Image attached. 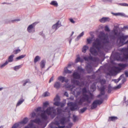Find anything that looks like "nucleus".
Listing matches in <instances>:
<instances>
[{"instance_id": "obj_10", "label": "nucleus", "mask_w": 128, "mask_h": 128, "mask_svg": "<svg viewBox=\"0 0 128 128\" xmlns=\"http://www.w3.org/2000/svg\"><path fill=\"white\" fill-rule=\"evenodd\" d=\"M60 21L58 20L55 24H54L52 26V28L53 29H55L56 30L58 29L60 27L62 26L61 23H59Z\"/></svg>"}, {"instance_id": "obj_5", "label": "nucleus", "mask_w": 128, "mask_h": 128, "mask_svg": "<svg viewBox=\"0 0 128 128\" xmlns=\"http://www.w3.org/2000/svg\"><path fill=\"white\" fill-rule=\"evenodd\" d=\"M114 35L118 36V40H120V43H121L122 45L128 44V40L127 41L124 42L125 40L128 38V36H124L122 33L120 34V33H119V34L118 35L117 31L116 32L114 31Z\"/></svg>"}, {"instance_id": "obj_28", "label": "nucleus", "mask_w": 128, "mask_h": 128, "mask_svg": "<svg viewBox=\"0 0 128 128\" xmlns=\"http://www.w3.org/2000/svg\"><path fill=\"white\" fill-rule=\"evenodd\" d=\"M41 58L39 56H36L34 60V62L35 63H36L37 62L40 60Z\"/></svg>"}, {"instance_id": "obj_49", "label": "nucleus", "mask_w": 128, "mask_h": 128, "mask_svg": "<svg viewBox=\"0 0 128 128\" xmlns=\"http://www.w3.org/2000/svg\"><path fill=\"white\" fill-rule=\"evenodd\" d=\"M104 30L106 32H109L110 30L107 26H106L104 27Z\"/></svg>"}, {"instance_id": "obj_42", "label": "nucleus", "mask_w": 128, "mask_h": 128, "mask_svg": "<svg viewBox=\"0 0 128 128\" xmlns=\"http://www.w3.org/2000/svg\"><path fill=\"white\" fill-rule=\"evenodd\" d=\"M82 60L81 58L79 57H78L76 60V62H82Z\"/></svg>"}, {"instance_id": "obj_62", "label": "nucleus", "mask_w": 128, "mask_h": 128, "mask_svg": "<svg viewBox=\"0 0 128 128\" xmlns=\"http://www.w3.org/2000/svg\"><path fill=\"white\" fill-rule=\"evenodd\" d=\"M54 78V77L53 76H52L51 78H50L49 82V83H50L53 80Z\"/></svg>"}, {"instance_id": "obj_33", "label": "nucleus", "mask_w": 128, "mask_h": 128, "mask_svg": "<svg viewBox=\"0 0 128 128\" xmlns=\"http://www.w3.org/2000/svg\"><path fill=\"white\" fill-rule=\"evenodd\" d=\"M84 34V32H82L75 39L76 40L78 41L80 38L82 36H83Z\"/></svg>"}, {"instance_id": "obj_20", "label": "nucleus", "mask_w": 128, "mask_h": 128, "mask_svg": "<svg viewBox=\"0 0 128 128\" xmlns=\"http://www.w3.org/2000/svg\"><path fill=\"white\" fill-rule=\"evenodd\" d=\"M97 104L94 100L92 103V104L90 107V109L91 110H93L94 108H96L97 107Z\"/></svg>"}, {"instance_id": "obj_27", "label": "nucleus", "mask_w": 128, "mask_h": 128, "mask_svg": "<svg viewBox=\"0 0 128 128\" xmlns=\"http://www.w3.org/2000/svg\"><path fill=\"white\" fill-rule=\"evenodd\" d=\"M57 116H61L60 114H62V110L60 108H57Z\"/></svg>"}, {"instance_id": "obj_16", "label": "nucleus", "mask_w": 128, "mask_h": 128, "mask_svg": "<svg viewBox=\"0 0 128 128\" xmlns=\"http://www.w3.org/2000/svg\"><path fill=\"white\" fill-rule=\"evenodd\" d=\"M86 70L88 73H90L93 70L92 68L91 65L88 64L87 66Z\"/></svg>"}, {"instance_id": "obj_31", "label": "nucleus", "mask_w": 128, "mask_h": 128, "mask_svg": "<svg viewBox=\"0 0 128 128\" xmlns=\"http://www.w3.org/2000/svg\"><path fill=\"white\" fill-rule=\"evenodd\" d=\"M88 46L86 45L84 46L82 48V52L84 53H85L86 51V50L88 49Z\"/></svg>"}, {"instance_id": "obj_11", "label": "nucleus", "mask_w": 128, "mask_h": 128, "mask_svg": "<svg viewBox=\"0 0 128 128\" xmlns=\"http://www.w3.org/2000/svg\"><path fill=\"white\" fill-rule=\"evenodd\" d=\"M58 80L60 81H61L63 83L65 82L66 83L68 82V79H66L65 77L62 76H60L58 78Z\"/></svg>"}, {"instance_id": "obj_34", "label": "nucleus", "mask_w": 128, "mask_h": 128, "mask_svg": "<svg viewBox=\"0 0 128 128\" xmlns=\"http://www.w3.org/2000/svg\"><path fill=\"white\" fill-rule=\"evenodd\" d=\"M49 105V103L47 101L44 102L43 104V108L44 109L46 108Z\"/></svg>"}, {"instance_id": "obj_45", "label": "nucleus", "mask_w": 128, "mask_h": 128, "mask_svg": "<svg viewBox=\"0 0 128 128\" xmlns=\"http://www.w3.org/2000/svg\"><path fill=\"white\" fill-rule=\"evenodd\" d=\"M106 88L103 85L100 88V91H102V92L105 91V89Z\"/></svg>"}, {"instance_id": "obj_55", "label": "nucleus", "mask_w": 128, "mask_h": 128, "mask_svg": "<svg viewBox=\"0 0 128 128\" xmlns=\"http://www.w3.org/2000/svg\"><path fill=\"white\" fill-rule=\"evenodd\" d=\"M65 86L66 88H70V89L72 87V85L68 83L65 85Z\"/></svg>"}, {"instance_id": "obj_2", "label": "nucleus", "mask_w": 128, "mask_h": 128, "mask_svg": "<svg viewBox=\"0 0 128 128\" xmlns=\"http://www.w3.org/2000/svg\"><path fill=\"white\" fill-rule=\"evenodd\" d=\"M102 34L104 36L100 41L99 39L96 38L95 42L93 44V46L97 49L98 50L101 48H104L109 42L108 38V36H106L104 33L102 32Z\"/></svg>"}, {"instance_id": "obj_56", "label": "nucleus", "mask_w": 128, "mask_h": 128, "mask_svg": "<svg viewBox=\"0 0 128 128\" xmlns=\"http://www.w3.org/2000/svg\"><path fill=\"white\" fill-rule=\"evenodd\" d=\"M78 70L80 72H84V70L82 68H80L79 67H78Z\"/></svg>"}, {"instance_id": "obj_54", "label": "nucleus", "mask_w": 128, "mask_h": 128, "mask_svg": "<svg viewBox=\"0 0 128 128\" xmlns=\"http://www.w3.org/2000/svg\"><path fill=\"white\" fill-rule=\"evenodd\" d=\"M60 99L59 96L58 95H57L56 97L54 98V101H56V100H59Z\"/></svg>"}, {"instance_id": "obj_3", "label": "nucleus", "mask_w": 128, "mask_h": 128, "mask_svg": "<svg viewBox=\"0 0 128 128\" xmlns=\"http://www.w3.org/2000/svg\"><path fill=\"white\" fill-rule=\"evenodd\" d=\"M73 79L71 80V82L74 85L77 86H81L84 85V81L80 82L76 79H79L80 78L81 76L80 74L77 72H74L72 74Z\"/></svg>"}, {"instance_id": "obj_4", "label": "nucleus", "mask_w": 128, "mask_h": 128, "mask_svg": "<svg viewBox=\"0 0 128 128\" xmlns=\"http://www.w3.org/2000/svg\"><path fill=\"white\" fill-rule=\"evenodd\" d=\"M57 119L58 120H56L54 123L56 125H59L60 124L64 125L68 122L70 121L68 117H66L64 115L57 116L55 119Z\"/></svg>"}, {"instance_id": "obj_60", "label": "nucleus", "mask_w": 128, "mask_h": 128, "mask_svg": "<svg viewBox=\"0 0 128 128\" xmlns=\"http://www.w3.org/2000/svg\"><path fill=\"white\" fill-rule=\"evenodd\" d=\"M126 81V78H124L123 79H122V83L121 84H124V82H125Z\"/></svg>"}, {"instance_id": "obj_15", "label": "nucleus", "mask_w": 128, "mask_h": 128, "mask_svg": "<svg viewBox=\"0 0 128 128\" xmlns=\"http://www.w3.org/2000/svg\"><path fill=\"white\" fill-rule=\"evenodd\" d=\"M118 119V118L116 116H111L108 117V121L109 122L112 121L115 122L116 120Z\"/></svg>"}, {"instance_id": "obj_30", "label": "nucleus", "mask_w": 128, "mask_h": 128, "mask_svg": "<svg viewBox=\"0 0 128 128\" xmlns=\"http://www.w3.org/2000/svg\"><path fill=\"white\" fill-rule=\"evenodd\" d=\"M26 56V54H24L22 55L16 57V60L17 61L21 59L22 58H24V57H25Z\"/></svg>"}, {"instance_id": "obj_51", "label": "nucleus", "mask_w": 128, "mask_h": 128, "mask_svg": "<svg viewBox=\"0 0 128 128\" xmlns=\"http://www.w3.org/2000/svg\"><path fill=\"white\" fill-rule=\"evenodd\" d=\"M30 81L29 79H27L26 80H25L24 81V82L23 84L22 85L23 86H24L26 85V83Z\"/></svg>"}, {"instance_id": "obj_37", "label": "nucleus", "mask_w": 128, "mask_h": 128, "mask_svg": "<svg viewBox=\"0 0 128 128\" xmlns=\"http://www.w3.org/2000/svg\"><path fill=\"white\" fill-rule=\"evenodd\" d=\"M21 50L20 49H17L15 50H14L13 52V53L14 54H16L20 52Z\"/></svg>"}, {"instance_id": "obj_38", "label": "nucleus", "mask_w": 128, "mask_h": 128, "mask_svg": "<svg viewBox=\"0 0 128 128\" xmlns=\"http://www.w3.org/2000/svg\"><path fill=\"white\" fill-rule=\"evenodd\" d=\"M18 123H15L12 126V128H17L20 125Z\"/></svg>"}, {"instance_id": "obj_12", "label": "nucleus", "mask_w": 128, "mask_h": 128, "mask_svg": "<svg viewBox=\"0 0 128 128\" xmlns=\"http://www.w3.org/2000/svg\"><path fill=\"white\" fill-rule=\"evenodd\" d=\"M94 47L91 48L90 50V52L94 56L96 55L97 54V51L94 48Z\"/></svg>"}, {"instance_id": "obj_36", "label": "nucleus", "mask_w": 128, "mask_h": 128, "mask_svg": "<svg viewBox=\"0 0 128 128\" xmlns=\"http://www.w3.org/2000/svg\"><path fill=\"white\" fill-rule=\"evenodd\" d=\"M82 92L83 93V94H86V93L87 92V89L86 87H84L82 89Z\"/></svg>"}, {"instance_id": "obj_23", "label": "nucleus", "mask_w": 128, "mask_h": 128, "mask_svg": "<svg viewBox=\"0 0 128 128\" xmlns=\"http://www.w3.org/2000/svg\"><path fill=\"white\" fill-rule=\"evenodd\" d=\"M46 61L45 60H42L40 62V66L42 68H44L45 66Z\"/></svg>"}, {"instance_id": "obj_40", "label": "nucleus", "mask_w": 128, "mask_h": 128, "mask_svg": "<svg viewBox=\"0 0 128 128\" xmlns=\"http://www.w3.org/2000/svg\"><path fill=\"white\" fill-rule=\"evenodd\" d=\"M94 37V36L92 37L91 38H87V42L88 44H90L91 43V42L92 40V39Z\"/></svg>"}, {"instance_id": "obj_58", "label": "nucleus", "mask_w": 128, "mask_h": 128, "mask_svg": "<svg viewBox=\"0 0 128 128\" xmlns=\"http://www.w3.org/2000/svg\"><path fill=\"white\" fill-rule=\"evenodd\" d=\"M100 82L101 84H105L106 81L104 79H102L100 80Z\"/></svg>"}, {"instance_id": "obj_35", "label": "nucleus", "mask_w": 128, "mask_h": 128, "mask_svg": "<svg viewBox=\"0 0 128 128\" xmlns=\"http://www.w3.org/2000/svg\"><path fill=\"white\" fill-rule=\"evenodd\" d=\"M87 109V108L86 107H84L80 109V110L79 112L80 113H82L84 112Z\"/></svg>"}, {"instance_id": "obj_6", "label": "nucleus", "mask_w": 128, "mask_h": 128, "mask_svg": "<svg viewBox=\"0 0 128 128\" xmlns=\"http://www.w3.org/2000/svg\"><path fill=\"white\" fill-rule=\"evenodd\" d=\"M48 115H50L52 118H54L56 115V112L52 107H48L45 111L43 110Z\"/></svg>"}, {"instance_id": "obj_19", "label": "nucleus", "mask_w": 128, "mask_h": 128, "mask_svg": "<svg viewBox=\"0 0 128 128\" xmlns=\"http://www.w3.org/2000/svg\"><path fill=\"white\" fill-rule=\"evenodd\" d=\"M108 91L107 92L108 93H110L111 91L114 90H115L114 87H112L110 84H109L107 87Z\"/></svg>"}, {"instance_id": "obj_63", "label": "nucleus", "mask_w": 128, "mask_h": 128, "mask_svg": "<svg viewBox=\"0 0 128 128\" xmlns=\"http://www.w3.org/2000/svg\"><path fill=\"white\" fill-rule=\"evenodd\" d=\"M49 94V93L48 92H46L44 93V96L46 97L47 96H49V95L48 94Z\"/></svg>"}, {"instance_id": "obj_44", "label": "nucleus", "mask_w": 128, "mask_h": 128, "mask_svg": "<svg viewBox=\"0 0 128 128\" xmlns=\"http://www.w3.org/2000/svg\"><path fill=\"white\" fill-rule=\"evenodd\" d=\"M8 60H7L3 64L0 66V68H2L4 66L8 64Z\"/></svg>"}, {"instance_id": "obj_1", "label": "nucleus", "mask_w": 128, "mask_h": 128, "mask_svg": "<svg viewBox=\"0 0 128 128\" xmlns=\"http://www.w3.org/2000/svg\"><path fill=\"white\" fill-rule=\"evenodd\" d=\"M94 96L93 94L90 93L89 95L87 94H84L80 98L78 101L76 102L75 103L70 102L68 104V106H71L70 109L72 111H74L77 109L76 107H78V105H82L83 102L86 101L88 104L90 103L91 100L93 99Z\"/></svg>"}, {"instance_id": "obj_21", "label": "nucleus", "mask_w": 128, "mask_h": 128, "mask_svg": "<svg viewBox=\"0 0 128 128\" xmlns=\"http://www.w3.org/2000/svg\"><path fill=\"white\" fill-rule=\"evenodd\" d=\"M41 117L42 120H46L48 118L47 116L45 113H43L41 114Z\"/></svg>"}, {"instance_id": "obj_17", "label": "nucleus", "mask_w": 128, "mask_h": 128, "mask_svg": "<svg viewBox=\"0 0 128 128\" xmlns=\"http://www.w3.org/2000/svg\"><path fill=\"white\" fill-rule=\"evenodd\" d=\"M20 19H15L14 20H6L5 22V24H10L11 23H14L16 21H20Z\"/></svg>"}, {"instance_id": "obj_18", "label": "nucleus", "mask_w": 128, "mask_h": 128, "mask_svg": "<svg viewBox=\"0 0 128 128\" xmlns=\"http://www.w3.org/2000/svg\"><path fill=\"white\" fill-rule=\"evenodd\" d=\"M54 87L56 89L59 88L60 86V84L59 82H56L54 84Z\"/></svg>"}, {"instance_id": "obj_8", "label": "nucleus", "mask_w": 128, "mask_h": 128, "mask_svg": "<svg viewBox=\"0 0 128 128\" xmlns=\"http://www.w3.org/2000/svg\"><path fill=\"white\" fill-rule=\"evenodd\" d=\"M128 64H118L119 67H116L118 71V72H119L120 71L124 69L125 68L128 66Z\"/></svg>"}, {"instance_id": "obj_7", "label": "nucleus", "mask_w": 128, "mask_h": 128, "mask_svg": "<svg viewBox=\"0 0 128 128\" xmlns=\"http://www.w3.org/2000/svg\"><path fill=\"white\" fill-rule=\"evenodd\" d=\"M39 22H35L29 25L27 29L28 32L29 33L34 32H35V26Z\"/></svg>"}, {"instance_id": "obj_29", "label": "nucleus", "mask_w": 128, "mask_h": 128, "mask_svg": "<svg viewBox=\"0 0 128 128\" xmlns=\"http://www.w3.org/2000/svg\"><path fill=\"white\" fill-rule=\"evenodd\" d=\"M14 56V54H12L10 55L8 57V62H12L13 61V57Z\"/></svg>"}, {"instance_id": "obj_14", "label": "nucleus", "mask_w": 128, "mask_h": 128, "mask_svg": "<svg viewBox=\"0 0 128 128\" xmlns=\"http://www.w3.org/2000/svg\"><path fill=\"white\" fill-rule=\"evenodd\" d=\"M127 49L126 48H123L119 49V50L121 54H123L124 56V54L128 52Z\"/></svg>"}, {"instance_id": "obj_13", "label": "nucleus", "mask_w": 128, "mask_h": 128, "mask_svg": "<svg viewBox=\"0 0 128 128\" xmlns=\"http://www.w3.org/2000/svg\"><path fill=\"white\" fill-rule=\"evenodd\" d=\"M28 122V118L27 117L24 118L23 120L19 122L18 123L20 125V124H23L24 125L26 124Z\"/></svg>"}, {"instance_id": "obj_50", "label": "nucleus", "mask_w": 128, "mask_h": 128, "mask_svg": "<svg viewBox=\"0 0 128 128\" xmlns=\"http://www.w3.org/2000/svg\"><path fill=\"white\" fill-rule=\"evenodd\" d=\"M124 58L126 60L128 59V52L123 56Z\"/></svg>"}, {"instance_id": "obj_26", "label": "nucleus", "mask_w": 128, "mask_h": 128, "mask_svg": "<svg viewBox=\"0 0 128 128\" xmlns=\"http://www.w3.org/2000/svg\"><path fill=\"white\" fill-rule=\"evenodd\" d=\"M103 100L104 99L101 98L100 100H96L95 101L97 105H100L102 103Z\"/></svg>"}, {"instance_id": "obj_57", "label": "nucleus", "mask_w": 128, "mask_h": 128, "mask_svg": "<svg viewBox=\"0 0 128 128\" xmlns=\"http://www.w3.org/2000/svg\"><path fill=\"white\" fill-rule=\"evenodd\" d=\"M53 124L52 123L51 124H50L49 125V126L51 128H59L58 126V127L56 126H55L54 127H53Z\"/></svg>"}, {"instance_id": "obj_52", "label": "nucleus", "mask_w": 128, "mask_h": 128, "mask_svg": "<svg viewBox=\"0 0 128 128\" xmlns=\"http://www.w3.org/2000/svg\"><path fill=\"white\" fill-rule=\"evenodd\" d=\"M119 4L122 6H128V4L125 3H120Z\"/></svg>"}, {"instance_id": "obj_25", "label": "nucleus", "mask_w": 128, "mask_h": 128, "mask_svg": "<svg viewBox=\"0 0 128 128\" xmlns=\"http://www.w3.org/2000/svg\"><path fill=\"white\" fill-rule=\"evenodd\" d=\"M50 4L53 5L56 7H58V5L57 2L56 1L53 0L50 3Z\"/></svg>"}, {"instance_id": "obj_53", "label": "nucleus", "mask_w": 128, "mask_h": 128, "mask_svg": "<svg viewBox=\"0 0 128 128\" xmlns=\"http://www.w3.org/2000/svg\"><path fill=\"white\" fill-rule=\"evenodd\" d=\"M73 120L74 122H75L78 119V118L76 116H75L74 115H73Z\"/></svg>"}, {"instance_id": "obj_9", "label": "nucleus", "mask_w": 128, "mask_h": 128, "mask_svg": "<svg viewBox=\"0 0 128 128\" xmlns=\"http://www.w3.org/2000/svg\"><path fill=\"white\" fill-rule=\"evenodd\" d=\"M84 59L86 61H88L89 60L95 62L97 60V58L95 57H93L91 56L86 57H85L84 58Z\"/></svg>"}, {"instance_id": "obj_47", "label": "nucleus", "mask_w": 128, "mask_h": 128, "mask_svg": "<svg viewBox=\"0 0 128 128\" xmlns=\"http://www.w3.org/2000/svg\"><path fill=\"white\" fill-rule=\"evenodd\" d=\"M104 19V22L107 21H109L110 20V18L108 17H103L102 19Z\"/></svg>"}, {"instance_id": "obj_32", "label": "nucleus", "mask_w": 128, "mask_h": 128, "mask_svg": "<svg viewBox=\"0 0 128 128\" xmlns=\"http://www.w3.org/2000/svg\"><path fill=\"white\" fill-rule=\"evenodd\" d=\"M22 64L18 66H15L14 68V70L16 71L17 70L22 68Z\"/></svg>"}, {"instance_id": "obj_22", "label": "nucleus", "mask_w": 128, "mask_h": 128, "mask_svg": "<svg viewBox=\"0 0 128 128\" xmlns=\"http://www.w3.org/2000/svg\"><path fill=\"white\" fill-rule=\"evenodd\" d=\"M121 54L118 52H116L114 54V58L117 60L120 58V55Z\"/></svg>"}, {"instance_id": "obj_48", "label": "nucleus", "mask_w": 128, "mask_h": 128, "mask_svg": "<svg viewBox=\"0 0 128 128\" xmlns=\"http://www.w3.org/2000/svg\"><path fill=\"white\" fill-rule=\"evenodd\" d=\"M122 84H120L118 85L117 86L114 87L115 90L117 89H119L121 87V85Z\"/></svg>"}, {"instance_id": "obj_24", "label": "nucleus", "mask_w": 128, "mask_h": 128, "mask_svg": "<svg viewBox=\"0 0 128 128\" xmlns=\"http://www.w3.org/2000/svg\"><path fill=\"white\" fill-rule=\"evenodd\" d=\"M34 122L38 124H41L42 123V121L39 118L35 120Z\"/></svg>"}, {"instance_id": "obj_46", "label": "nucleus", "mask_w": 128, "mask_h": 128, "mask_svg": "<svg viewBox=\"0 0 128 128\" xmlns=\"http://www.w3.org/2000/svg\"><path fill=\"white\" fill-rule=\"evenodd\" d=\"M29 125L30 128H37L36 127V126L32 123L29 124Z\"/></svg>"}, {"instance_id": "obj_41", "label": "nucleus", "mask_w": 128, "mask_h": 128, "mask_svg": "<svg viewBox=\"0 0 128 128\" xmlns=\"http://www.w3.org/2000/svg\"><path fill=\"white\" fill-rule=\"evenodd\" d=\"M64 72L66 74H70L72 72V71L68 69L64 68Z\"/></svg>"}, {"instance_id": "obj_59", "label": "nucleus", "mask_w": 128, "mask_h": 128, "mask_svg": "<svg viewBox=\"0 0 128 128\" xmlns=\"http://www.w3.org/2000/svg\"><path fill=\"white\" fill-rule=\"evenodd\" d=\"M41 108H42L41 107H38L36 109V111L37 112L41 111H42L41 110Z\"/></svg>"}, {"instance_id": "obj_43", "label": "nucleus", "mask_w": 128, "mask_h": 128, "mask_svg": "<svg viewBox=\"0 0 128 128\" xmlns=\"http://www.w3.org/2000/svg\"><path fill=\"white\" fill-rule=\"evenodd\" d=\"M60 102L58 101H56L54 103V105L56 106H60Z\"/></svg>"}, {"instance_id": "obj_61", "label": "nucleus", "mask_w": 128, "mask_h": 128, "mask_svg": "<svg viewBox=\"0 0 128 128\" xmlns=\"http://www.w3.org/2000/svg\"><path fill=\"white\" fill-rule=\"evenodd\" d=\"M65 104L64 103H61L60 102V106L62 108L64 106Z\"/></svg>"}, {"instance_id": "obj_39", "label": "nucleus", "mask_w": 128, "mask_h": 128, "mask_svg": "<svg viewBox=\"0 0 128 128\" xmlns=\"http://www.w3.org/2000/svg\"><path fill=\"white\" fill-rule=\"evenodd\" d=\"M24 101V99L20 100L18 102L16 105V106H19Z\"/></svg>"}, {"instance_id": "obj_64", "label": "nucleus", "mask_w": 128, "mask_h": 128, "mask_svg": "<svg viewBox=\"0 0 128 128\" xmlns=\"http://www.w3.org/2000/svg\"><path fill=\"white\" fill-rule=\"evenodd\" d=\"M59 128H64L66 127V126L65 125H63L62 126H60L59 125H57Z\"/></svg>"}]
</instances>
